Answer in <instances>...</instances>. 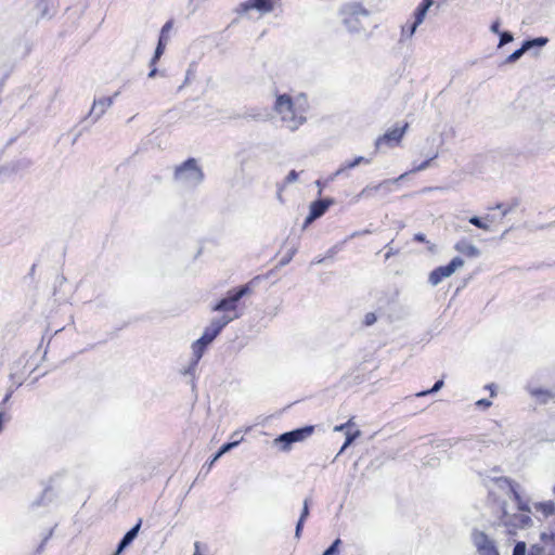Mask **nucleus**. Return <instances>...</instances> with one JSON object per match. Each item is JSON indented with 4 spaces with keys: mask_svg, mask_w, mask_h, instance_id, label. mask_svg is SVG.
I'll list each match as a JSON object with an SVG mask.
<instances>
[{
    "mask_svg": "<svg viewBox=\"0 0 555 555\" xmlns=\"http://www.w3.org/2000/svg\"><path fill=\"white\" fill-rule=\"evenodd\" d=\"M274 111L291 131L297 130L307 121L306 114L309 109L307 98L304 93L295 100L287 93L276 95Z\"/></svg>",
    "mask_w": 555,
    "mask_h": 555,
    "instance_id": "nucleus-1",
    "label": "nucleus"
},
{
    "mask_svg": "<svg viewBox=\"0 0 555 555\" xmlns=\"http://www.w3.org/2000/svg\"><path fill=\"white\" fill-rule=\"evenodd\" d=\"M343 25L350 34L364 30L370 18V11L360 2H348L340 7L338 12Z\"/></svg>",
    "mask_w": 555,
    "mask_h": 555,
    "instance_id": "nucleus-2",
    "label": "nucleus"
},
{
    "mask_svg": "<svg viewBox=\"0 0 555 555\" xmlns=\"http://www.w3.org/2000/svg\"><path fill=\"white\" fill-rule=\"evenodd\" d=\"M258 278H255L254 280L249 281L246 284L238 285L236 287H233L227 292L224 297L219 299L212 307L211 311L214 312H222L223 314L230 313H241L238 311V304L240 300L249 295L253 292V284Z\"/></svg>",
    "mask_w": 555,
    "mask_h": 555,
    "instance_id": "nucleus-3",
    "label": "nucleus"
},
{
    "mask_svg": "<svg viewBox=\"0 0 555 555\" xmlns=\"http://www.w3.org/2000/svg\"><path fill=\"white\" fill-rule=\"evenodd\" d=\"M173 178L191 188L203 183L205 173L194 157H189L175 168Z\"/></svg>",
    "mask_w": 555,
    "mask_h": 555,
    "instance_id": "nucleus-4",
    "label": "nucleus"
},
{
    "mask_svg": "<svg viewBox=\"0 0 555 555\" xmlns=\"http://www.w3.org/2000/svg\"><path fill=\"white\" fill-rule=\"evenodd\" d=\"M506 502L501 505V515L499 521L494 524L495 527H504L505 533L509 537L517 534L518 529H526L533 525L529 515L525 514H509L506 509Z\"/></svg>",
    "mask_w": 555,
    "mask_h": 555,
    "instance_id": "nucleus-5",
    "label": "nucleus"
},
{
    "mask_svg": "<svg viewBox=\"0 0 555 555\" xmlns=\"http://www.w3.org/2000/svg\"><path fill=\"white\" fill-rule=\"evenodd\" d=\"M314 430V425H305L279 435L272 444L282 452H289L295 443L305 441L313 435Z\"/></svg>",
    "mask_w": 555,
    "mask_h": 555,
    "instance_id": "nucleus-6",
    "label": "nucleus"
},
{
    "mask_svg": "<svg viewBox=\"0 0 555 555\" xmlns=\"http://www.w3.org/2000/svg\"><path fill=\"white\" fill-rule=\"evenodd\" d=\"M241 317L242 313H235L232 315L222 314L221 317L211 319L210 323L204 328V332L201 337H203L208 343H214V340L221 334L223 328L229 323Z\"/></svg>",
    "mask_w": 555,
    "mask_h": 555,
    "instance_id": "nucleus-7",
    "label": "nucleus"
},
{
    "mask_svg": "<svg viewBox=\"0 0 555 555\" xmlns=\"http://www.w3.org/2000/svg\"><path fill=\"white\" fill-rule=\"evenodd\" d=\"M464 260L456 256L444 266L435 268L428 275V283L433 286H437L444 279L451 276L459 268L463 267Z\"/></svg>",
    "mask_w": 555,
    "mask_h": 555,
    "instance_id": "nucleus-8",
    "label": "nucleus"
},
{
    "mask_svg": "<svg viewBox=\"0 0 555 555\" xmlns=\"http://www.w3.org/2000/svg\"><path fill=\"white\" fill-rule=\"evenodd\" d=\"M33 165L31 159L20 157L0 166V179L5 180L28 170Z\"/></svg>",
    "mask_w": 555,
    "mask_h": 555,
    "instance_id": "nucleus-9",
    "label": "nucleus"
},
{
    "mask_svg": "<svg viewBox=\"0 0 555 555\" xmlns=\"http://www.w3.org/2000/svg\"><path fill=\"white\" fill-rule=\"evenodd\" d=\"M212 343H208L203 337H199L192 344V358L189 365L183 370L184 375L194 376L199 360Z\"/></svg>",
    "mask_w": 555,
    "mask_h": 555,
    "instance_id": "nucleus-10",
    "label": "nucleus"
},
{
    "mask_svg": "<svg viewBox=\"0 0 555 555\" xmlns=\"http://www.w3.org/2000/svg\"><path fill=\"white\" fill-rule=\"evenodd\" d=\"M472 538L479 555H500L494 541L483 531L474 530Z\"/></svg>",
    "mask_w": 555,
    "mask_h": 555,
    "instance_id": "nucleus-11",
    "label": "nucleus"
},
{
    "mask_svg": "<svg viewBox=\"0 0 555 555\" xmlns=\"http://www.w3.org/2000/svg\"><path fill=\"white\" fill-rule=\"evenodd\" d=\"M494 481L501 489H503L504 487H508L512 499L517 503L518 511L524 512V513L531 512L529 503L521 499V495L518 492V485L516 482H514L508 477H499V478H495Z\"/></svg>",
    "mask_w": 555,
    "mask_h": 555,
    "instance_id": "nucleus-12",
    "label": "nucleus"
},
{
    "mask_svg": "<svg viewBox=\"0 0 555 555\" xmlns=\"http://www.w3.org/2000/svg\"><path fill=\"white\" fill-rule=\"evenodd\" d=\"M409 128V124L404 122L402 126H396L388 129L383 135L378 137L375 141V147L379 149L382 144L395 146L399 144Z\"/></svg>",
    "mask_w": 555,
    "mask_h": 555,
    "instance_id": "nucleus-13",
    "label": "nucleus"
},
{
    "mask_svg": "<svg viewBox=\"0 0 555 555\" xmlns=\"http://www.w3.org/2000/svg\"><path fill=\"white\" fill-rule=\"evenodd\" d=\"M405 176H406V173H402L401 176H399L396 179H386V180L382 181L380 183H378L376 185H366L360 192L359 196L370 197L375 192H378V191L383 192L384 194H388V193L392 192V186L396 183H398L400 180H402Z\"/></svg>",
    "mask_w": 555,
    "mask_h": 555,
    "instance_id": "nucleus-14",
    "label": "nucleus"
},
{
    "mask_svg": "<svg viewBox=\"0 0 555 555\" xmlns=\"http://www.w3.org/2000/svg\"><path fill=\"white\" fill-rule=\"evenodd\" d=\"M274 0H247L240 4L238 12L246 13L250 10H256L261 14L270 13L274 10Z\"/></svg>",
    "mask_w": 555,
    "mask_h": 555,
    "instance_id": "nucleus-15",
    "label": "nucleus"
},
{
    "mask_svg": "<svg viewBox=\"0 0 555 555\" xmlns=\"http://www.w3.org/2000/svg\"><path fill=\"white\" fill-rule=\"evenodd\" d=\"M118 94L119 92H116L113 96H104L93 101L92 107L89 112V117L93 122L99 120L101 116L106 112V109L113 105L114 99Z\"/></svg>",
    "mask_w": 555,
    "mask_h": 555,
    "instance_id": "nucleus-16",
    "label": "nucleus"
},
{
    "mask_svg": "<svg viewBox=\"0 0 555 555\" xmlns=\"http://www.w3.org/2000/svg\"><path fill=\"white\" fill-rule=\"evenodd\" d=\"M173 22L171 20L167 21L160 29V34L158 36L157 44L154 50V62H158L163 56L166 46L169 40L168 33L172 28Z\"/></svg>",
    "mask_w": 555,
    "mask_h": 555,
    "instance_id": "nucleus-17",
    "label": "nucleus"
},
{
    "mask_svg": "<svg viewBox=\"0 0 555 555\" xmlns=\"http://www.w3.org/2000/svg\"><path fill=\"white\" fill-rule=\"evenodd\" d=\"M335 204V198L333 197H323L318 198L310 203L309 212L315 218L319 219L323 217L331 206Z\"/></svg>",
    "mask_w": 555,
    "mask_h": 555,
    "instance_id": "nucleus-18",
    "label": "nucleus"
},
{
    "mask_svg": "<svg viewBox=\"0 0 555 555\" xmlns=\"http://www.w3.org/2000/svg\"><path fill=\"white\" fill-rule=\"evenodd\" d=\"M142 525V519L140 518L134 526H132L119 540L118 542V552H124L128 546L132 544L135 538L139 534L140 528Z\"/></svg>",
    "mask_w": 555,
    "mask_h": 555,
    "instance_id": "nucleus-19",
    "label": "nucleus"
},
{
    "mask_svg": "<svg viewBox=\"0 0 555 555\" xmlns=\"http://www.w3.org/2000/svg\"><path fill=\"white\" fill-rule=\"evenodd\" d=\"M454 249L459 251L460 254L469 257V258H477L480 256V249L469 243L467 240L462 238L455 245Z\"/></svg>",
    "mask_w": 555,
    "mask_h": 555,
    "instance_id": "nucleus-20",
    "label": "nucleus"
},
{
    "mask_svg": "<svg viewBox=\"0 0 555 555\" xmlns=\"http://www.w3.org/2000/svg\"><path fill=\"white\" fill-rule=\"evenodd\" d=\"M548 41H550V39L544 36L526 38L521 42L522 51H525V52H529L532 50L539 51L540 49L545 47L548 43Z\"/></svg>",
    "mask_w": 555,
    "mask_h": 555,
    "instance_id": "nucleus-21",
    "label": "nucleus"
},
{
    "mask_svg": "<svg viewBox=\"0 0 555 555\" xmlns=\"http://www.w3.org/2000/svg\"><path fill=\"white\" fill-rule=\"evenodd\" d=\"M528 391L540 404H547L555 397V392L540 387H528Z\"/></svg>",
    "mask_w": 555,
    "mask_h": 555,
    "instance_id": "nucleus-22",
    "label": "nucleus"
},
{
    "mask_svg": "<svg viewBox=\"0 0 555 555\" xmlns=\"http://www.w3.org/2000/svg\"><path fill=\"white\" fill-rule=\"evenodd\" d=\"M435 3V0H422L416 9L414 10L413 17L414 22L418 23L420 25L424 22L427 12Z\"/></svg>",
    "mask_w": 555,
    "mask_h": 555,
    "instance_id": "nucleus-23",
    "label": "nucleus"
},
{
    "mask_svg": "<svg viewBox=\"0 0 555 555\" xmlns=\"http://www.w3.org/2000/svg\"><path fill=\"white\" fill-rule=\"evenodd\" d=\"M493 217L490 215H487L485 218L473 216L468 219V222L473 224L474 227L488 231L490 229L488 222H492Z\"/></svg>",
    "mask_w": 555,
    "mask_h": 555,
    "instance_id": "nucleus-24",
    "label": "nucleus"
},
{
    "mask_svg": "<svg viewBox=\"0 0 555 555\" xmlns=\"http://www.w3.org/2000/svg\"><path fill=\"white\" fill-rule=\"evenodd\" d=\"M518 206L519 199L513 198L509 203H498L492 209H500L502 217H505Z\"/></svg>",
    "mask_w": 555,
    "mask_h": 555,
    "instance_id": "nucleus-25",
    "label": "nucleus"
},
{
    "mask_svg": "<svg viewBox=\"0 0 555 555\" xmlns=\"http://www.w3.org/2000/svg\"><path fill=\"white\" fill-rule=\"evenodd\" d=\"M244 440V437H240L237 440H231L228 442H224L218 451L215 453V459H220L223 454L230 452L232 449L236 448L242 441Z\"/></svg>",
    "mask_w": 555,
    "mask_h": 555,
    "instance_id": "nucleus-26",
    "label": "nucleus"
},
{
    "mask_svg": "<svg viewBox=\"0 0 555 555\" xmlns=\"http://www.w3.org/2000/svg\"><path fill=\"white\" fill-rule=\"evenodd\" d=\"M52 499H53V490H52V488L48 487L43 490L41 495L31 503V506L38 507V506L47 505L48 503H50L52 501Z\"/></svg>",
    "mask_w": 555,
    "mask_h": 555,
    "instance_id": "nucleus-27",
    "label": "nucleus"
},
{
    "mask_svg": "<svg viewBox=\"0 0 555 555\" xmlns=\"http://www.w3.org/2000/svg\"><path fill=\"white\" fill-rule=\"evenodd\" d=\"M534 507L543 513L545 517L555 515V503L554 501L539 502L534 504Z\"/></svg>",
    "mask_w": 555,
    "mask_h": 555,
    "instance_id": "nucleus-28",
    "label": "nucleus"
},
{
    "mask_svg": "<svg viewBox=\"0 0 555 555\" xmlns=\"http://www.w3.org/2000/svg\"><path fill=\"white\" fill-rule=\"evenodd\" d=\"M297 250H298L297 246H295V245L292 246L287 250V253L280 259L276 268H281V267L288 264L292 261L293 257L296 255Z\"/></svg>",
    "mask_w": 555,
    "mask_h": 555,
    "instance_id": "nucleus-29",
    "label": "nucleus"
},
{
    "mask_svg": "<svg viewBox=\"0 0 555 555\" xmlns=\"http://www.w3.org/2000/svg\"><path fill=\"white\" fill-rule=\"evenodd\" d=\"M341 540L339 538L335 539L322 553V555H338L339 548L341 545Z\"/></svg>",
    "mask_w": 555,
    "mask_h": 555,
    "instance_id": "nucleus-30",
    "label": "nucleus"
},
{
    "mask_svg": "<svg viewBox=\"0 0 555 555\" xmlns=\"http://www.w3.org/2000/svg\"><path fill=\"white\" fill-rule=\"evenodd\" d=\"M528 555H555V553H546V548L544 545L535 543L528 548Z\"/></svg>",
    "mask_w": 555,
    "mask_h": 555,
    "instance_id": "nucleus-31",
    "label": "nucleus"
},
{
    "mask_svg": "<svg viewBox=\"0 0 555 555\" xmlns=\"http://www.w3.org/2000/svg\"><path fill=\"white\" fill-rule=\"evenodd\" d=\"M444 385V382L443 379H438L435 382V384L433 385V387L430 389H427V390H422L420 392L416 393L417 397H424V396H427V395H433V393H436L438 392Z\"/></svg>",
    "mask_w": 555,
    "mask_h": 555,
    "instance_id": "nucleus-32",
    "label": "nucleus"
},
{
    "mask_svg": "<svg viewBox=\"0 0 555 555\" xmlns=\"http://www.w3.org/2000/svg\"><path fill=\"white\" fill-rule=\"evenodd\" d=\"M514 40V35L509 30H503L499 34V44L498 48H502L503 46L512 42Z\"/></svg>",
    "mask_w": 555,
    "mask_h": 555,
    "instance_id": "nucleus-33",
    "label": "nucleus"
},
{
    "mask_svg": "<svg viewBox=\"0 0 555 555\" xmlns=\"http://www.w3.org/2000/svg\"><path fill=\"white\" fill-rule=\"evenodd\" d=\"M512 555H528L527 543L525 541H516Z\"/></svg>",
    "mask_w": 555,
    "mask_h": 555,
    "instance_id": "nucleus-34",
    "label": "nucleus"
},
{
    "mask_svg": "<svg viewBox=\"0 0 555 555\" xmlns=\"http://www.w3.org/2000/svg\"><path fill=\"white\" fill-rule=\"evenodd\" d=\"M526 52L522 51V47L516 49L512 54H509L502 64H512L517 62Z\"/></svg>",
    "mask_w": 555,
    "mask_h": 555,
    "instance_id": "nucleus-35",
    "label": "nucleus"
},
{
    "mask_svg": "<svg viewBox=\"0 0 555 555\" xmlns=\"http://www.w3.org/2000/svg\"><path fill=\"white\" fill-rule=\"evenodd\" d=\"M346 242H347V240H344V241H341V242H339V243L335 244V245H334V246H332L331 248H328V249H327V251H326V254H325V258H326V259H332V258H334V257H335V255H336L337 253H339V251L343 249V247H344V245H345V243H346Z\"/></svg>",
    "mask_w": 555,
    "mask_h": 555,
    "instance_id": "nucleus-36",
    "label": "nucleus"
},
{
    "mask_svg": "<svg viewBox=\"0 0 555 555\" xmlns=\"http://www.w3.org/2000/svg\"><path fill=\"white\" fill-rule=\"evenodd\" d=\"M195 74H196V63L192 62L189 65V68L186 70L184 82L182 86L179 87V90L182 89L184 86H186L190 82V80L195 77Z\"/></svg>",
    "mask_w": 555,
    "mask_h": 555,
    "instance_id": "nucleus-37",
    "label": "nucleus"
},
{
    "mask_svg": "<svg viewBox=\"0 0 555 555\" xmlns=\"http://www.w3.org/2000/svg\"><path fill=\"white\" fill-rule=\"evenodd\" d=\"M418 26L420 24L413 21V23H411L408 27H402L401 36L403 38H411L415 34Z\"/></svg>",
    "mask_w": 555,
    "mask_h": 555,
    "instance_id": "nucleus-38",
    "label": "nucleus"
},
{
    "mask_svg": "<svg viewBox=\"0 0 555 555\" xmlns=\"http://www.w3.org/2000/svg\"><path fill=\"white\" fill-rule=\"evenodd\" d=\"M38 10H40V16L42 18L44 17H51V14L49 13V2L48 0H39L37 3Z\"/></svg>",
    "mask_w": 555,
    "mask_h": 555,
    "instance_id": "nucleus-39",
    "label": "nucleus"
},
{
    "mask_svg": "<svg viewBox=\"0 0 555 555\" xmlns=\"http://www.w3.org/2000/svg\"><path fill=\"white\" fill-rule=\"evenodd\" d=\"M310 504H311V499L310 498H306L304 500L302 509H301V513H300V516H299L298 519L305 520V521L307 520V518L310 515Z\"/></svg>",
    "mask_w": 555,
    "mask_h": 555,
    "instance_id": "nucleus-40",
    "label": "nucleus"
},
{
    "mask_svg": "<svg viewBox=\"0 0 555 555\" xmlns=\"http://www.w3.org/2000/svg\"><path fill=\"white\" fill-rule=\"evenodd\" d=\"M356 163L352 160H347L344 164L340 165V167L337 169V173L345 175L348 170L356 168Z\"/></svg>",
    "mask_w": 555,
    "mask_h": 555,
    "instance_id": "nucleus-41",
    "label": "nucleus"
},
{
    "mask_svg": "<svg viewBox=\"0 0 555 555\" xmlns=\"http://www.w3.org/2000/svg\"><path fill=\"white\" fill-rule=\"evenodd\" d=\"M156 64H157V62H154V55H153L150 61V64H149L150 65V72L147 74L149 78H154V77H156L157 74L164 75L162 72H159L157 69Z\"/></svg>",
    "mask_w": 555,
    "mask_h": 555,
    "instance_id": "nucleus-42",
    "label": "nucleus"
},
{
    "mask_svg": "<svg viewBox=\"0 0 555 555\" xmlns=\"http://www.w3.org/2000/svg\"><path fill=\"white\" fill-rule=\"evenodd\" d=\"M377 321V317L374 312H367L363 319V325L371 326Z\"/></svg>",
    "mask_w": 555,
    "mask_h": 555,
    "instance_id": "nucleus-43",
    "label": "nucleus"
},
{
    "mask_svg": "<svg viewBox=\"0 0 555 555\" xmlns=\"http://www.w3.org/2000/svg\"><path fill=\"white\" fill-rule=\"evenodd\" d=\"M360 434L361 433L359 429H357L354 431H347L346 438H345L346 444H351L360 436Z\"/></svg>",
    "mask_w": 555,
    "mask_h": 555,
    "instance_id": "nucleus-44",
    "label": "nucleus"
},
{
    "mask_svg": "<svg viewBox=\"0 0 555 555\" xmlns=\"http://www.w3.org/2000/svg\"><path fill=\"white\" fill-rule=\"evenodd\" d=\"M299 173L293 169L291 170L284 179V184H291L297 181Z\"/></svg>",
    "mask_w": 555,
    "mask_h": 555,
    "instance_id": "nucleus-45",
    "label": "nucleus"
},
{
    "mask_svg": "<svg viewBox=\"0 0 555 555\" xmlns=\"http://www.w3.org/2000/svg\"><path fill=\"white\" fill-rule=\"evenodd\" d=\"M436 156L434 157H430L428 159H425L424 162H422L420 165L415 166L411 171L412 172H417V171H422V170H425L429 167L431 160L435 158Z\"/></svg>",
    "mask_w": 555,
    "mask_h": 555,
    "instance_id": "nucleus-46",
    "label": "nucleus"
},
{
    "mask_svg": "<svg viewBox=\"0 0 555 555\" xmlns=\"http://www.w3.org/2000/svg\"><path fill=\"white\" fill-rule=\"evenodd\" d=\"M553 538H554V531H551V532H541V533H540V540H541V542H543L544 544L550 543V544L552 545V544H553Z\"/></svg>",
    "mask_w": 555,
    "mask_h": 555,
    "instance_id": "nucleus-47",
    "label": "nucleus"
},
{
    "mask_svg": "<svg viewBox=\"0 0 555 555\" xmlns=\"http://www.w3.org/2000/svg\"><path fill=\"white\" fill-rule=\"evenodd\" d=\"M52 533H53V530L51 529L47 535L42 539L41 543L38 545V547L36 548V553L37 554H40L42 553V551L44 550V546L47 544V542L49 541V539L52 537Z\"/></svg>",
    "mask_w": 555,
    "mask_h": 555,
    "instance_id": "nucleus-48",
    "label": "nucleus"
},
{
    "mask_svg": "<svg viewBox=\"0 0 555 555\" xmlns=\"http://www.w3.org/2000/svg\"><path fill=\"white\" fill-rule=\"evenodd\" d=\"M490 31L498 35L501 34L503 30H501V20L496 18L494 20L490 25Z\"/></svg>",
    "mask_w": 555,
    "mask_h": 555,
    "instance_id": "nucleus-49",
    "label": "nucleus"
},
{
    "mask_svg": "<svg viewBox=\"0 0 555 555\" xmlns=\"http://www.w3.org/2000/svg\"><path fill=\"white\" fill-rule=\"evenodd\" d=\"M305 520H300L298 519L297 522H296V527H295V538L297 540H299L301 538V534H302V530H304V526H305Z\"/></svg>",
    "mask_w": 555,
    "mask_h": 555,
    "instance_id": "nucleus-50",
    "label": "nucleus"
},
{
    "mask_svg": "<svg viewBox=\"0 0 555 555\" xmlns=\"http://www.w3.org/2000/svg\"><path fill=\"white\" fill-rule=\"evenodd\" d=\"M14 391H15V388H13V387H10L8 389L5 396L3 397L2 401L0 402V410H3V408L9 402V400L11 399L12 395L14 393Z\"/></svg>",
    "mask_w": 555,
    "mask_h": 555,
    "instance_id": "nucleus-51",
    "label": "nucleus"
},
{
    "mask_svg": "<svg viewBox=\"0 0 555 555\" xmlns=\"http://www.w3.org/2000/svg\"><path fill=\"white\" fill-rule=\"evenodd\" d=\"M353 163H356V166H359L361 164H371L372 157L357 156L353 158Z\"/></svg>",
    "mask_w": 555,
    "mask_h": 555,
    "instance_id": "nucleus-52",
    "label": "nucleus"
},
{
    "mask_svg": "<svg viewBox=\"0 0 555 555\" xmlns=\"http://www.w3.org/2000/svg\"><path fill=\"white\" fill-rule=\"evenodd\" d=\"M10 420V416L3 411L0 410V433L4 429V424Z\"/></svg>",
    "mask_w": 555,
    "mask_h": 555,
    "instance_id": "nucleus-53",
    "label": "nucleus"
},
{
    "mask_svg": "<svg viewBox=\"0 0 555 555\" xmlns=\"http://www.w3.org/2000/svg\"><path fill=\"white\" fill-rule=\"evenodd\" d=\"M491 404H492V402H491L489 399H486V398H483V399H479V400L476 402V405H477L478 408L483 409V410H485V409L490 408V406H491Z\"/></svg>",
    "mask_w": 555,
    "mask_h": 555,
    "instance_id": "nucleus-54",
    "label": "nucleus"
},
{
    "mask_svg": "<svg viewBox=\"0 0 555 555\" xmlns=\"http://www.w3.org/2000/svg\"><path fill=\"white\" fill-rule=\"evenodd\" d=\"M392 243V241L386 245V248L388 249L387 253L385 254V259H389L391 256L393 255H397L399 253V249H395L390 246V244Z\"/></svg>",
    "mask_w": 555,
    "mask_h": 555,
    "instance_id": "nucleus-55",
    "label": "nucleus"
},
{
    "mask_svg": "<svg viewBox=\"0 0 555 555\" xmlns=\"http://www.w3.org/2000/svg\"><path fill=\"white\" fill-rule=\"evenodd\" d=\"M315 220L317 219L310 212H308V216L306 217V219L302 223V230H306Z\"/></svg>",
    "mask_w": 555,
    "mask_h": 555,
    "instance_id": "nucleus-56",
    "label": "nucleus"
},
{
    "mask_svg": "<svg viewBox=\"0 0 555 555\" xmlns=\"http://www.w3.org/2000/svg\"><path fill=\"white\" fill-rule=\"evenodd\" d=\"M413 241L416 243H428V241L426 240V235L421 232L414 234Z\"/></svg>",
    "mask_w": 555,
    "mask_h": 555,
    "instance_id": "nucleus-57",
    "label": "nucleus"
},
{
    "mask_svg": "<svg viewBox=\"0 0 555 555\" xmlns=\"http://www.w3.org/2000/svg\"><path fill=\"white\" fill-rule=\"evenodd\" d=\"M455 443H456V440H454V439H446V440H442L440 443H438L437 448L452 447Z\"/></svg>",
    "mask_w": 555,
    "mask_h": 555,
    "instance_id": "nucleus-58",
    "label": "nucleus"
},
{
    "mask_svg": "<svg viewBox=\"0 0 555 555\" xmlns=\"http://www.w3.org/2000/svg\"><path fill=\"white\" fill-rule=\"evenodd\" d=\"M315 184L319 188V195H321V193L323 191V188L327 184L326 180L322 181V180L319 179V180L315 181Z\"/></svg>",
    "mask_w": 555,
    "mask_h": 555,
    "instance_id": "nucleus-59",
    "label": "nucleus"
},
{
    "mask_svg": "<svg viewBox=\"0 0 555 555\" xmlns=\"http://www.w3.org/2000/svg\"><path fill=\"white\" fill-rule=\"evenodd\" d=\"M369 233H371V231H370V230H363V231H361V232H360V231H357V232H353L349 237H350V238H353V237H356V236L364 235V234H369Z\"/></svg>",
    "mask_w": 555,
    "mask_h": 555,
    "instance_id": "nucleus-60",
    "label": "nucleus"
},
{
    "mask_svg": "<svg viewBox=\"0 0 555 555\" xmlns=\"http://www.w3.org/2000/svg\"><path fill=\"white\" fill-rule=\"evenodd\" d=\"M325 260H326L325 256H324V257H317V258H314V259L311 261V264H321V263H323Z\"/></svg>",
    "mask_w": 555,
    "mask_h": 555,
    "instance_id": "nucleus-61",
    "label": "nucleus"
},
{
    "mask_svg": "<svg viewBox=\"0 0 555 555\" xmlns=\"http://www.w3.org/2000/svg\"><path fill=\"white\" fill-rule=\"evenodd\" d=\"M343 173H337V170L333 172L327 179L326 183L333 182L337 177L341 176Z\"/></svg>",
    "mask_w": 555,
    "mask_h": 555,
    "instance_id": "nucleus-62",
    "label": "nucleus"
},
{
    "mask_svg": "<svg viewBox=\"0 0 555 555\" xmlns=\"http://www.w3.org/2000/svg\"><path fill=\"white\" fill-rule=\"evenodd\" d=\"M194 548H195V551H194V554H193V555H202V554H201V542H198V541H197V542H195V543H194Z\"/></svg>",
    "mask_w": 555,
    "mask_h": 555,
    "instance_id": "nucleus-63",
    "label": "nucleus"
},
{
    "mask_svg": "<svg viewBox=\"0 0 555 555\" xmlns=\"http://www.w3.org/2000/svg\"><path fill=\"white\" fill-rule=\"evenodd\" d=\"M247 116H249V117H251V118H254V119H259V118H261V114H260V113H256V112H254V109H253L250 113H248V115H247Z\"/></svg>",
    "mask_w": 555,
    "mask_h": 555,
    "instance_id": "nucleus-64",
    "label": "nucleus"
}]
</instances>
